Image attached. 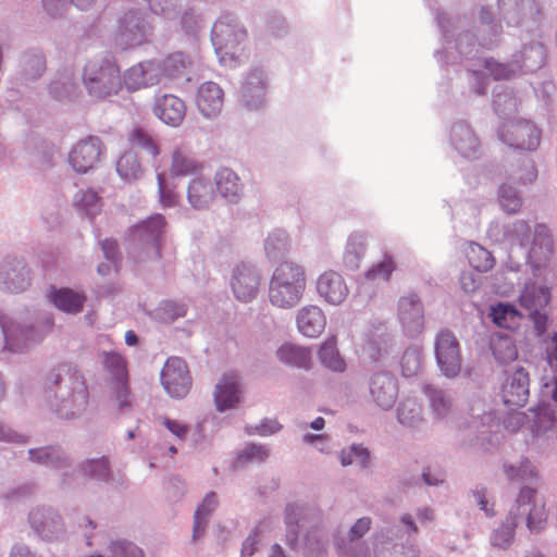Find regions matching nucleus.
<instances>
[{
    "mask_svg": "<svg viewBox=\"0 0 557 557\" xmlns=\"http://www.w3.org/2000/svg\"><path fill=\"white\" fill-rule=\"evenodd\" d=\"M307 286L306 271L301 265L283 262L273 272L269 299L278 308H293L298 305Z\"/></svg>",
    "mask_w": 557,
    "mask_h": 557,
    "instance_id": "f257e3e1",
    "label": "nucleus"
},
{
    "mask_svg": "<svg viewBox=\"0 0 557 557\" xmlns=\"http://www.w3.org/2000/svg\"><path fill=\"white\" fill-rule=\"evenodd\" d=\"M534 491L529 487H523L517 499V513L510 517L507 523L500 529L496 530L492 535V544L498 547H506L511 543L513 536V529L516 525L517 515H527L528 528L532 532H539L543 529L546 521V512L543 505H537L533 502Z\"/></svg>",
    "mask_w": 557,
    "mask_h": 557,
    "instance_id": "f03ea898",
    "label": "nucleus"
},
{
    "mask_svg": "<svg viewBox=\"0 0 557 557\" xmlns=\"http://www.w3.org/2000/svg\"><path fill=\"white\" fill-rule=\"evenodd\" d=\"M203 165L198 162L184 146L176 147L172 152L169 172L158 170L160 201L163 207H172L177 202V195L171 188L170 180L200 174Z\"/></svg>",
    "mask_w": 557,
    "mask_h": 557,
    "instance_id": "7ed1b4c3",
    "label": "nucleus"
},
{
    "mask_svg": "<svg viewBox=\"0 0 557 557\" xmlns=\"http://www.w3.org/2000/svg\"><path fill=\"white\" fill-rule=\"evenodd\" d=\"M55 383L58 384L57 397L61 400L58 411L62 417L71 418L85 410L87 388L79 375L63 367L57 374Z\"/></svg>",
    "mask_w": 557,
    "mask_h": 557,
    "instance_id": "20e7f679",
    "label": "nucleus"
},
{
    "mask_svg": "<svg viewBox=\"0 0 557 557\" xmlns=\"http://www.w3.org/2000/svg\"><path fill=\"white\" fill-rule=\"evenodd\" d=\"M84 84L90 95L106 98L121 90L122 77L113 62L91 61L85 66Z\"/></svg>",
    "mask_w": 557,
    "mask_h": 557,
    "instance_id": "39448f33",
    "label": "nucleus"
},
{
    "mask_svg": "<svg viewBox=\"0 0 557 557\" xmlns=\"http://www.w3.org/2000/svg\"><path fill=\"white\" fill-rule=\"evenodd\" d=\"M245 38L246 33L234 23L233 18L223 17L214 24L212 29V42L223 65H233L235 54Z\"/></svg>",
    "mask_w": 557,
    "mask_h": 557,
    "instance_id": "423d86ee",
    "label": "nucleus"
},
{
    "mask_svg": "<svg viewBox=\"0 0 557 557\" xmlns=\"http://www.w3.org/2000/svg\"><path fill=\"white\" fill-rule=\"evenodd\" d=\"M540 404L533 412L532 430L536 433L557 430V376L543 380Z\"/></svg>",
    "mask_w": 557,
    "mask_h": 557,
    "instance_id": "0eeeda50",
    "label": "nucleus"
},
{
    "mask_svg": "<svg viewBox=\"0 0 557 557\" xmlns=\"http://www.w3.org/2000/svg\"><path fill=\"white\" fill-rule=\"evenodd\" d=\"M161 63L158 60L139 62L125 71L122 85L129 91L148 88L162 82Z\"/></svg>",
    "mask_w": 557,
    "mask_h": 557,
    "instance_id": "6e6552de",
    "label": "nucleus"
},
{
    "mask_svg": "<svg viewBox=\"0 0 557 557\" xmlns=\"http://www.w3.org/2000/svg\"><path fill=\"white\" fill-rule=\"evenodd\" d=\"M161 382L170 396L185 397L191 385L186 362L181 358H170L162 370Z\"/></svg>",
    "mask_w": 557,
    "mask_h": 557,
    "instance_id": "1a4fd4ad",
    "label": "nucleus"
},
{
    "mask_svg": "<svg viewBox=\"0 0 557 557\" xmlns=\"http://www.w3.org/2000/svg\"><path fill=\"white\" fill-rule=\"evenodd\" d=\"M437 363L441 371L448 377L456 376L461 369L459 343L448 331L438 334L435 345Z\"/></svg>",
    "mask_w": 557,
    "mask_h": 557,
    "instance_id": "9d476101",
    "label": "nucleus"
},
{
    "mask_svg": "<svg viewBox=\"0 0 557 557\" xmlns=\"http://www.w3.org/2000/svg\"><path fill=\"white\" fill-rule=\"evenodd\" d=\"M500 138L511 147L533 150L540 144L541 132L528 121L509 122L503 126Z\"/></svg>",
    "mask_w": 557,
    "mask_h": 557,
    "instance_id": "9b49d317",
    "label": "nucleus"
},
{
    "mask_svg": "<svg viewBox=\"0 0 557 557\" xmlns=\"http://www.w3.org/2000/svg\"><path fill=\"white\" fill-rule=\"evenodd\" d=\"M500 395L504 404L513 410L523 407L529 398V376L522 368L506 374Z\"/></svg>",
    "mask_w": 557,
    "mask_h": 557,
    "instance_id": "f8f14e48",
    "label": "nucleus"
},
{
    "mask_svg": "<svg viewBox=\"0 0 557 557\" xmlns=\"http://www.w3.org/2000/svg\"><path fill=\"white\" fill-rule=\"evenodd\" d=\"M549 300V289L544 286H536L535 284H527L520 296V304L533 317L539 335L545 331L547 321L546 315L540 311L548 305Z\"/></svg>",
    "mask_w": 557,
    "mask_h": 557,
    "instance_id": "ddd939ff",
    "label": "nucleus"
},
{
    "mask_svg": "<svg viewBox=\"0 0 557 557\" xmlns=\"http://www.w3.org/2000/svg\"><path fill=\"white\" fill-rule=\"evenodd\" d=\"M103 154L102 143L98 137H88L78 141L70 153V162L77 172L85 173L94 169Z\"/></svg>",
    "mask_w": 557,
    "mask_h": 557,
    "instance_id": "4468645a",
    "label": "nucleus"
},
{
    "mask_svg": "<svg viewBox=\"0 0 557 557\" xmlns=\"http://www.w3.org/2000/svg\"><path fill=\"white\" fill-rule=\"evenodd\" d=\"M243 397L242 385L236 373H225L218 382L214 392V403L221 412L236 408Z\"/></svg>",
    "mask_w": 557,
    "mask_h": 557,
    "instance_id": "2eb2a0df",
    "label": "nucleus"
},
{
    "mask_svg": "<svg viewBox=\"0 0 557 557\" xmlns=\"http://www.w3.org/2000/svg\"><path fill=\"white\" fill-rule=\"evenodd\" d=\"M151 27L145 24L137 13L128 14L120 26L116 42L122 48H132L147 41Z\"/></svg>",
    "mask_w": 557,
    "mask_h": 557,
    "instance_id": "dca6fc26",
    "label": "nucleus"
},
{
    "mask_svg": "<svg viewBox=\"0 0 557 557\" xmlns=\"http://www.w3.org/2000/svg\"><path fill=\"white\" fill-rule=\"evenodd\" d=\"M164 225L162 215H153L132 231V240L147 247L148 250L152 251L153 257H159Z\"/></svg>",
    "mask_w": 557,
    "mask_h": 557,
    "instance_id": "f3484780",
    "label": "nucleus"
},
{
    "mask_svg": "<svg viewBox=\"0 0 557 557\" xmlns=\"http://www.w3.org/2000/svg\"><path fill=\"white\" fill-rule=\"evenodd\" d=\"M260 277L257 271L242 264L234 270L231 286L235 297L244 302L253 299L258 293Z\"/></svg>",
    "mask_w": 557,
    "mask_h": 557,
    "instance_id": "a211bd4d",
    "label": "nucleus"
},
{
    "mask_svg": "<svg viewBox=\"0 0 557 557\" xmlns=\"http://www.w3.org/2000/svg\"><path fill=\"white\" fill-rule=\"evenodd\" d=\"M317 292L324 301L338 306L348 296V287L341 274L334 271L322 273L317 281Z\"/></svg>",
    "mask_w": 557,
    "mask_h": 557,
    "instance_id": "6ab92c4d",
    "label": "nucleus"
},
{
    "mask_svg": "<svg viewBox=\"0 0 557 557\" xmlns=\"http://www.w3.org/2000/svg\"><path fill=\"white\" fill-rule=\"evenodd\" d=\"M399 320L409 336L421 333L423 329V312L414 295L403 297L399 301Z\"/></svg>",
    "mask_w": 557,
    "mask_h": 557,
    "instance_id": "aec40b11",
    "label": "nucleus"
},
{
    "mask_svg": "<svg viewBox=\"0 0 557 557\" xmlns=\"http://www.w3.org/2000/svg\"><path fill=\"white\" fill-rule=\"evenodd\" d=\"M370 391L374 401L383 409L392 408L398 394L396 381L389 373L373 375Z\"/></svg>",
    "mask_w": 557,
    "mask_h": 557,
    "instance_id": "412c9836",
    "label": "nucleus"
},
{
    "mask_svg": "<svg viewBox=\"0 0 557 557\" xmlns=\"http://www.w3.org/2000/svg\"><path fill=\"white\" fill-rule=\"evenodd\" d=\"M553 253V239L545 225H537L534 231L533 244L529 252V260L535 271H539L550 259Z\"/></svg>",
    "mask_w": 557,
    "mask_h": 557,
    "instance_id": "4be33fe9",
    "label": "nucleus"
},
{
    "mask_svg": "<svg viewBox=\"0 0 557 557\" xmlns=\"http://www.w3.org/2000/svg\"><path fill=\"white\" fill-rule=\"evenodd\" d=\"M104 367L110 371L116 382V398L120 401V408L123 409L127 405V370L126 361L119 354H106Z\"/></svg>",
    "mask_w": 557,
    "mask_h": 557,
    "instance_id": "5701e85b",
    "label": "nucleus"
},
{
    "mask_svg": "<svg viewBox=\"0 0 557 557\" xmlns=\"http://www.w3.org/2000/svg\"><path fill=\"white\" fill-rule=\"evenodd\" d=\"M223 90L215 83L208 82L199 87L197 106L208 117L218 115L223 107Z\"/></svg>",
    "mask_w": 557,
    "mask_h": 557,
    "instance_id": "b1692460",
    "label": "nucleus"
},
{
    "mask_svg": "<svg viewBox=\"0 0 557 557\" xmlns=\"http://www.w3.org/2000/svg\"><path fill=\"white\" fill-rule=\"evenodd\" d=\"M326 318L317 306H307L297 314V327L308 337H318L325 329Z\"/></svg>",
    "mask_w": 557,
    "mask_h": 557,
    "instance_id": "393cba45",
    "label": "nucleus"
},
{
    "mask_svg": "<svg viewBox=\"0 0 557 557\" xmlns=\"http://www.w3.org/2000/svg\"><path fill=\"white\" fill-rule=\"evenodd\" d=\"M154 113L165 124L177 126L185 117L186 107L176 96L165 95L158 99Z\"/></svg>",
    "mask_w": 557,
    "mask_h": 557,
    "instance_id": "a878e982",
    "label": "nucleus"
},
{
    "mask_svg": "<svg viewBox=\"0 0 557 557\" xmlns=\"http://www.w3.org/2000/svg\"><path fill=\"white\" fill-rule=\"evenodd\" d=\"M4 337L5 346L11 351H22L27 347V344L33 339L34 331L26 329L15 323H8L4 320L0 321Z\"/></svg>",
    "mask_w": 557,
    "mask_h": 557,
    "instance_id": "bb28decb",
    "label": "nucleus"
},
{
    "mask_svg": "<svg viewBox=\"0 0 557 557\" xmlns=\"http://www.w3.org/2000/svg\"><path fill=\"white\" fill-rule=\"evenodd\" d=\"M488 317L498 327L507 330H515L522 320V314L513 305L504 302L491 306Z\"/></svg>",
    "mask_w": 557,
    "mask_h": 557,
    "instance_id": "cd10ccee",
    "label": "nucleus"
},
{
    "mask_svg": "<svg viewBox=\"0 0 557 557\" xmlns=\"http://www.w3.org/2000/svg\"><path fill=\"white\" fill-rule=\"evenodd\" d=\"M278 360L285 364L308 369L311 364V352L304 347L285 343L276 351Z\"/></svg>",
    "mask_w": 557,
    "mask_h": 557,
    "instance_id": "c85d7f7f",
    "label": "nucleus"
},
{
    "mask_svg": "<svg viewBox=\"0 0 557 557\" xmlns=\"http://www.w3.org/2000/svg\"><path fill=\"white\" fill-rule=\"evenodd\" d=\"M213 199V188L211 184L200 176L193 178L188 187V200L195 208H205Z\"/></svg>",
    "mask_w": 557,
    "mask_h": 557,
    "instance_id": "c756f323",
    "label": "nucleus"
},
{
    "mask_svg": "<svg viewBox=\"0 0 557 557\" xmlns=\"http://www.w3.org/2000/svg\"><path fill=\"white\" fill-rule=\"evenodd\" d=\"M336 344L335 337L325 341L319 350V358L322 364L327 369L335 372H343L346 369V362L339 355Z\"/></svg>",
    "mask_w": 557,
    "mask_h": 557,
    "instance_id": "7c9ffc66",
    "label": "nucleus"
},
{
    "mask_svg": "<svg viewBox=\"0 0 557 557\" xmlns=\"http://www.w3.org/2000/svg\"><path fill=\"white\" fill-rule=\"evenodd\" d=\"M53 304L65 312H78L83 307L85 297L67 288H61L51 294Z\"/></svg>",
    "mask_w": 557,
    "mask_h": 557,
    "instance_id": "2f4dec72",
    "label": "nucleus"
},
{
    "mask_svg": "<svg viewBox=\"0 0 557 557\" xmlns=\"http://www.w3.org/2000/svg\"><path fill=\"white\" fill-rule=\"evenodd\" d=\"M453 132L455 146L460 153L467 158L474 156L479 141L472 131L467 126L459 125L455 126Z\"/></svg>",
    "mask_w": 557,
    "mask_h": 557,
    "instance_id": "473e14b6",
    "label": "nucleus"
},
{
    "mask_svg": "<svg viewBox=\"0 0 557 557\" xmlns=\"http://www.w3.org/2000/svg\"><path fill=\"white\" fill-rule=\"evenodd\" d=\"M158 61L161 63L163 72L162 81L182 75L191 65L190 59L181 52L170 54L165 59Z\"/></svg>",
    "mask_w": 557,
    "mask_h": 557,
    "instance_id": "72a5a7b5",
    "label": "nucleus"
},
{
    "mask_svg": "<svg viewBox=\"0 0 557 557\" xmlns=\"http://www.w3.org/2000/svg\"><path fill=\"white\" fill-rule=\"evenodd\" d=\"M216 188L224 198L235 200L240 190L237 175L228 169L221 170L216 175Z\"/></svg>",
    "mask_w": 557,
    "mask_h": 557,
    "instance_id": "f704fd0d",
    "label": "nucleus"
},
{
    "mask_svg": "<svg viewBox=\"0 0 557 557\" xmlns=\"http://www.w3.org/2000/svg\"><path fill=\"white\" fill-rule=\"evenodd\" d=\"M491 345L495 358L500 362L513 361L518 356L517 348L508 336L496 335Z\"/></svg>",
    "mask_w": 557,
    "mask_h": 557,
    "instance_id": "c9c22d12",
    "label": "nucleus"
},
{
    "mask_svg": "<svg viewBox=\"0 0 557 557\" xmlns=\"http://www.w3.org/2000/svg\"><path fill=\"white\" fill-rule=\"evenodd\" d=\"M470 264L480 272L488 271L494 265V259L490 251L478 244H470L468 252Z\"/></svg>",
    "mask_w": 557,
    "mask_h": 557,
    "instance_id": "e433bc0d",
    "label": "nucleus"
},
{
    "mask_svg": "<svg viewBox=\"0 0 557 557\" xmlns=\"http://www.w3.org/2000/svg\"><path fill=\"white\" fill-rule=\"evenodd\" d=\"M216 506V497L213 493L208 494L201 505L198 507L195 515L194 539L197 540L201 536L209 515Z\"/></svg>",
    "mask_w": 557,
    "mask_h": 557,
    "instance_id": "4c0bfd02",
    "label": "nucleus"
},
{
    "mask_svg": "<svg viewBox=\"0 0 557 557\" xmlns=\"http://www.w3.org/2000/svg\"><path fill=\"white\" fill-rule=\"evenodd\" d=\"M117 172L125 181H134L141 174L137 157L133 152L124 153L117 161Z\"/></svg>",
    "mask_w": 557,
    "mask_h": 557,
    "instance_id": "58836bf2",
    "label": "nucleus"
},
{
    "mask_svg": "<svg viewBox=\"0 0 557 557\" xmlns=\"http://www.w3.org/2000/svg\"><path fill=\"white\" fill-rule=\"evenodd\" d=\"M401 372L405 376L418 374L422 368V354L418 347H411L405 351L401 358Z\"/></svg>",
    "mask_w": 557,
    "mask_h": 557,
    "instance_id": "ea45409f",
    "label": "nucleus"
},
{
    "mask_svg": "<svg viewBox=\"0 0 557 557\" xmlns=\"http://www.w3.org/2000/svg\"><path fill=\"white\" fill-rule=\"evenodd\" d=\"M505 473L509 481L533 482L535 480V468L528 461H521L519 467L513 465L505 466Z\"/></svg>",
    "mask_w": 557,
    "mask_h": 557,
    "instance_id": "a19ab883",
    "label": "nucleus"
},
{
    "mask_svg": "<svg viewBox=\"0 0 557 557\" xmlns=\"http://www.w3.org/2000/svg\"><path fill=\"white\" fill-rule=\"evenodd\" d=\"M400 423L413 425L421 419V406L414 399L404 400L398 408Z\"/></svg>",
    "mask_w": 557,
    "mask_h": 557,
    "instance_id": "79ce46f5",
    "label": "nucleus"
},
{
    "mask_svg": "<svg viewBox=\"0 0 557 557\" xmlns=\"http://www.w3.org/2000/svg\"><path fill=\"white\" fill-rule=\"evenodd\" d=\"M129 141L133 147L146 149L152 156L159 154V147L154 139L143 128H135L129 134Z\"/></svg>",
    "mask_w": 557,
    "mask_h": 557,
    "instance_id": "37998d69",
    "label": "nucleus"
},
{
    "mask_svg": "<svg viewBox=\"0 0 557 557\" xmlns=\"http://www.w3.org/2000/svg\"><path fill=\"white\" fill-rule=\"evenodd\" d=\"M343 466L357 465L366 467L369 461V453L361 446L352 445L348 451H343L341 456Z\"/></svg>",
    "mask_w": 557,
    "mask_h": 557,
    "instance_id": "c03bdc74",
    "label": "nucleus"
},
{
    "mask_svg": "<svg viewBox=\"0 0 557 557\" xmlns=\"http://www.w3.org/2000/svg\"><path fill=\"white\" fill-rule=\"evenodd\" d=\"M425 393L431 400L434 412L438 417H445L450 409V401L444 392L428 387Z\"/></svg>",
    "mask_w": 557,
    "mask_h": 557,
    "instance_id": "a18cd8bd",
    "label": "nucleus"
},
{
    "mask_svg": "<svg viewBox=\"0 0 557 557\" xmlns=\"http://www.w3.org/2000/svg\"><path fill=\"white\" fill-rule=\"evenodd\" d=\"M76 206L79 210L84 211L87 215H95L101 207V201L98 195L92 190H87L76 199Z\"/></svg>",
    "mask_w": 557,
    "mask_h": 557,
    "instance_id": "49530a36",
    "label": "nucleus"
},
{
    "mask_svg": "<svg viewBox=\"0 0 557 557\" xmlns=\"http://www.w3.org/2000/svg\"><path fill=\"white\" fill-rule=\"evenodd\" d=\"M499 201L504 210L515 213L521 207V199L517 191L510 186H502L499 191Z\"/></svg>",
    "mask_w": 557,
    "mask_h": 557,
    "instance_id": "de8ad7c7",
    "label": "nucleus"
},
{
    "mask_svg": "<svg viewBox=\"0 0 557 557\" xmlns=\"http://www.w3.org/2000/svg\"><path fill=\"white\" fill-rule=\"evenodd\" d=\"M394 269L395 265L392 258L385 257L381 263L366 273V280L369 282L387 281Z\"/></svg>",
    "mask_w": 557,
    "mask_h": 557,
    "instance_id": "09e8293b",
    "label": "nucleus"
},
{
    "mask_svg": "<svg viewBox=\"0 0 557 557\" xmlns=\"http://www.w3.org/2000/svg\"><path fill=\"white\" fill-rule=\"evenodd\" d=\"M269 450L260 445H248L242 451L236 460V465H243L245 461H263L268 458Z\"/></svg>",
    "mask_w": 557,
    "mask_h": 557,
    "instance_id": "8fccbe9b",
    "label": "nucleus"
},
{
    "mask_svg": "<svg viewBox=\"0 0 557 557\" xmlns=\"http://www.w3.org/2000/svg\"><path fill=\"white\" fill-rule=\"evenodd\" d=\"M251 87L255 88V94H256V97L258 99V102L253 103V102H249L248 101V106L250 108H258L259 104L261 103L262 101V98L264 96V92H263V81H262V77H261V74H252L248 81H247V86H246V92H251L252 89Z\"/></svg>",
    "mask_w": 557,
    "mask_h": 557,
    "instance_id": "3c124183",
    "label": "nucleus"
},
{
    "mask_svg": "<svg viewBox=\"0 0 557 557\" xmlns=\"http://www.w3.org/2000/svg\"><path fill=\"white\" fill-rule=\"evenodd\" d=\"M286 248V235L283 232H277L268 237L265 242V251L268 256L275 257L276 250H285Z\"/></svg>",
    "mask_w": 557,
    "mask_h": 557,
    "instance_id": "603ef678",
    "label": "nucleus"
},
{
    "mask_svg": "<svg viewBox=\"0 0 557 557\" xmlns=\"http://www.w3.org/2000/svg\"><path fill=\"white\" fill-rule=\"evenodd\" d=\"M33 460L38 462H46L57 466L59 460V454L54 448L45 447L29 451Z\"/></svg>",
    "mask_w": 557,
    "mask_h": 557,
    "instance_id": "864d4df0",
    "label": "nucleus"
},
{
    "mask_svg": "<svg viewBox=\"0 0 557 557\" xmlns=\"http://www.w3.org/2000/svg\"><path fill=\"white\" fill-rule=\"evenodd\" d=\"M486 73L496 79L509 78L513 75V70L507 64H500L495 61H485Z\"/></svg>",
    "mask_w": 557,
    "mask_h": 557,
    "instance_id": "5fc2aeb1",
    "label": "nucleus"
},
{
    "mask_svg": "<svg viewBox=\"0 0 557 557\" xmlns=\"http://www.w3.org/2000/svg\"><path fill=\"white\" fill-rule=\"evenodd\" d=\"M85 472L96 479L108 476L109 467L106 459L92 460L85 466Z\"/></svg>",
    "mask_w": 557,
    "mask_h": 557,
    "instance_id": "6e6d98bb",
    "label": "nucleus"
},
{
    "mask_svg": "<svg viewBox=\"0 0 557 557\" xmlns=\"http://www.w3.org/2000/svg\"><path fill=\"white\" fill-rule=\"evenodd\" d=\"M113 553L114 557H144L141 549L125 541L115 543Z\"/></svg>",
    "mask_w": 557,
    "mask_h": 557,
    "instance_id": "4d7b16f0",
    "label": "nucleus"
},
{
    "mask_svg": "<svg viewBox=\"0 0 557 557\" xmlns=\"http://www.w3.org/2000/svg\"><path fill=\"white\" fill-rule=\"evenodd\" d=\"M161 310L162 313H160L159 317L166 322L173 321L176 318L183 317L185 314L184 306L175 302H165Z\"/></svg>",
    "mask_w": 557,
    "mask_h": 557,
    "instance_id": "13d9d810",
    "label": "nucleus"
},
{
    "mask_svg": "<svg viewBox=\"0 0 557 557\" xmlns=\"http://www.w3.org/2000/svg\"><path fill=\"white\" fill-rule=\"evenodd\" d=\"M163 424L173 435L180 440H183L189 431L188 425L178 420L165 418L163 420Z\"/></svg>",
    "mask_w": 557,
    "mask_h": 557,
    "instance_id": "bf43d9fd",
    "label": "nucleus"
},
{
    "mask_svg": "<svg viewBox=\"0 0 557 557\" xmlns=\"http://www.w3.org/2000/svg\"><path fill=\"white\" fill-rule=\"evenodd\" d=\"M268 528V524L262 523L260 524L257 530L255 531V534L252 536H249L245 543L243 544L242 548V556H251L255 552V545L257 544V537L260 536L265 529Z\"/></svg>",
    "mask_w": 557,
    "mask_h": 557,
    "instance_id": "052dcab7",
    "label": "nucleus"
},
{
    "mask_svg": "<svg viewBox=\"0 0 557 557\" xmlns=\"http://www.w3.org/2000/svg\"><path fill=\"white\" fill-rule=\"evenodd\" d=\"M546 360L552 371L557 372V332L547 342Z\"/></svg>",
    "mask_w": 557,
    "mask_h": 557,
    "instance_id": "680f3d73",
    "label": "nucleus"
},
{
    "mask_svg": "<svg viewBox=\"0 0 557 557\" xmlns=\"http://www.w3.org/2000/svg\"><path fill=\"white\" fill-rule=\"evenodd\" d=\"M484 407L485 405L482 403V401H476L471 408V417H472V425L473 426H478V419H480V421H482V424H484V421L487 420V421H492V414L491 413H486L485 410H484Z\"/></svg>",
    "mask_w": 557,
    "mask_h": 557,
    "instance_id": "e2e57ef3",
    "label": "nucleus"
},
{
    "mask_svg": "<svg viewBox=\"0 0 557 557\" xmlns=\"http://www.w3.org/2000/svg\"><path fill=\"white\" fill-rule=\"evenodd\" d=\"M150 9L156 14H165L170 17V13L174 8V0H147Z\"/></svg>",
    "mask_w": 557,
    "mask_h": 557,
    "instance_id": "0e129e2a",
    "label": "nucleus"
},
{
    "mask_svg": "<svg viewBox=\"0 0 557 557\" xmlns=\"http://www.w3.org/2000/svg\"><path fill=\"white\" fill-rule=\"evenodd\" d=\"M370 528V520L368 518L359 519L350 530L352 542L355 539L361 537Z\"/></svg>",
    "mask_w": 557,
    "mask_h": 557,
    "instance_id": "69168bd1",
    "label": "nucleus"
},
{
    "mask_svg": "<svg viewBox=\"0 0 557 557\" xmlns=\"http://www.w3.org/2000/svg\"><path fill=\"white\" fill-rule=\"evenodd\" d=\"M460 284L466 293H471L478 287V277L472 272L463 273L460 277Z\"/></svg>",
    "mask_w": 557,
    "mask_h": 557,
    "instance_id": "338daca9",
    "label": "nucleus"
},
{
    "mask_svg": "<svg viewBox=\"0 0 557 557\" xmlns=\"http://www.w3.org/2000/svg\"><path fill=\"white\" fill-rule=\"evenodd\" d=\"M46 10L51 15H61L63 9L66 7V0H44Z\"/></svg>",
    "mask_w": 557,
    "mask_h": 557,
    "instance_id": "774afa93",
    "label": "nucleus"
}]
</instances>
